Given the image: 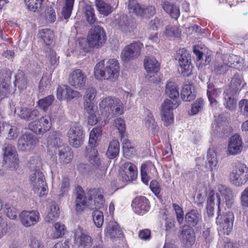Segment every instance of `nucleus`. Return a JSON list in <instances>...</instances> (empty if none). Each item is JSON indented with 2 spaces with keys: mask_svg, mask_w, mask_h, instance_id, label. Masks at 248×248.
I'll return each mask as SVG.
<instances>
[{
  "mask_svg": "<svg viewBox=\"0 0 248 248\" xmlns=\"http://www.w3.org/2000/svg\"><path fill=\"white\" fill-rule=\"evenodd\" d=\"M120 152V144L117 140H112L109 144L107 155L110 158H114L118 155Z\"/></svg>",
  "mask_w": 248,
  "mask_h": 248,
  "instance_id": "nucleus-36",
  "label": "nucleus"
},
{
  "mask_svg": "<svg viewBox=\"0 0 248 248\" xmlns=\"http://www.w3.org/2000/svg\"><path fill=\"white\" fill-rule=\"evenodd\" d=\"M59 57L57 56L55 51L50 49L47 55V62L50 64V67L55 69L59 63Z\"/></svg>",
  "mask_w": 248,
  "mask_h": 248,
  "instance_id": "nucleus-52",
  "label": "nucleus"
},
{
  "mask_svg": "<svg viewBox=\"0 0 248 248\" xmlns=\"http://www.w3.org/2000/svg\"><path fill=\"white\" fill-rule=\"evenodd\" d=\"M138 171L136 166L130 162L125 163L120 173V179L124 182H130L135 180L137 176Z\"/></svg>",
  "mask_w": 248,
  "mask_h": 248,
  "instance_id": "nucleus-15",
  "label": "nucleus"
},
{
  "mask_svg": "<svg viewBox=\"0 0 248 248\" xmlns=\"http://www.w3.org/2000/svg\"><path fill=\"white\" fill-rule=\"evenodd\" d=\"M217 191L224 198L227 205H231L232 203L233 195L230 188L225 185L219 184L217 186Z\"/></svg>",
  "mask_w": 248,
  "mask_h": 248,
  "instance_id": "nucleus-31",
  "label": "nucleus"
},
{
  "mask_svg": "<svg viewBox=\"0 0 248 248\" xmlns=\"http://www.w3.org/2000/svg\"><path fill=\"white\" fill-rule=\"evenodd\" d=\"M143 16L142 17H148L154 16L155 14V8L154 6L149 5L145 7L143 6Z\"/></svg>",
  "mask_w": 248,
  "mask_h": 248,
  "instance_id": "nucleus-64",
  "label": "nucleus"
},
{
  "mask_svg": "<svg viewBox=\"0 0 248 248\" xmlns=\"http://www.w3.org/2000/svg\"><path fill=\"white\" fill-rule=\"evenodd\" d=\"M238 107L240 113L245 117H248V100H240L238 103Z\"/></svg>",
  "mask_w": 248,
  "mask_h": 248,
  "instance_id": "nucleus-59",
  "label": "nucleus"
},
{
  "mask_svg": "<svg viewBox=\"0 0 248 248\" xmlns=\"http://www.w3.org/2000/svg\"><path fill=\"white\" fill-rule=\"evenodd\" d=\"M96 6L100 14L108 16L112 12V8L103 0H96Z\"/></svg>",
  "mask_w": 248,
  "mask_h": 248,
  "instance_id": "nucleus-43",
  "label": "nucleus"
},
{
  "mask_svg": "<svg viewBox=\"0 0 248 248\" xmlns=\"http://www.w3.org/2000/svg\"><path fill=\"white\" fill-rule=\"evenodd\" d=\"M185 221L191 227L199 225L202 221L201 214L197 209H192L187 212L185 216Z\"/></svg>",
  "mask_w": 248,
  "mask_h": 248,
  "instance_id": "nucleus-22",
  "label": "nucleus"
},
{
  "mask_svg": "<svg viewBox=\"0 0 248 248\" xmlns=\"http://www.w3.org/2000/svg\"><path fill=\"white\" fill-rule=\"evenodd\" d=\"M55 231L54 232L53 237L58 238L62 237L64 234L66 228L65 226L61 223L60 222H57L55 224L54 226Z\"/></svg>",
  "mask_w": 248,
  "mask_h": 248,
  "instance_id": "nucleus-54",
  "label": "nucleus"
},
{
  "mask_svg": "<svg viewBox=\"0 0 248 248\" xmlns=\"http://www.w3.org/2000/svg\"><path fill=\"white\" fill-rule=\"evenodd\" d=\"M1 209L6 214L7 217L11 219H16L17 217L18 211L11 203H6L1 205Z\"/></svg>",
  "mask_w": 248,
  "mask_h": 248,
  "instance_id": "nucleus-44",
  "label": "nucleus"
},
{
  "mask_svg": "<svg viewBox=\"0 0 248 248\" xmlns=\"http://www.w3.org/2000/svg\"><path fill=\"white\" fill-rule=\"evenodd\" d=\"M75 0H65V5L63 6L62 14L64 19H67L71 16L73 10Z\"/></svg>",
  "mask_w": 248,
  "mask_h": 248,
  "instance_id": "nucleus-49",
  "label": "nucleus"
},
{
  "mask_svg": "<svg viewBox=\"0 0 248 248\" xmlns=\"http://www.w3.org/2000/svg\"><path fill=\"white\" fill-rule=\"evenodd\" d=\"M114 23L115 26H117L118 29L124 34H127L131 32L134 29L133 22L129 20L127 16L122 15H117L114 16Z\"/></svg>",
  "mask_w": 248,
  "mask_h": 248,
  "instance_id": "nucleus-14",
  "label": "nucleus"
},
{
  "mask_svg": "<svg viewBox=\"0 0 248 248\" xmlns=\"http://www.w3.org/2000/svg\"><path fill=\"white\" fill-rule=\"evenodd\" d=\"M142 46V44L138 42L125 46L121 53L123 60L126 62L137 58L140 55Z\"/></svg>",
  "mask_w": 248,
  "mask_h": 248,
  "instance_id": "nucleus-12",
  "label": "nucleus"
},
{
  "mask_svg": "<svg viewBox=\"0 0 248 248\" xmlns=\"http://www.w3.org/2000/svg\"><path fill=\"white\" fill-rule=\"evenodd\" d=\"M59 207L54 202H52L49 203L47 214L45 217V220L50 222L53 220L58 218L59 217Z\"/></svg>",
  "mask_w": 248,
  "mask_h": 248,
  "instance_id": "nucleus-30",
  "label": "nucleus"
},
{
  "mask_svg": "<svg viewBox=\"0 0 248 248\" xmlns=\"http://www.w3.org/2000/svg\"><path fill=\"white\" fill-rule=\"evenodd\" d=\"M204 106V101L202 98L197 99L192 105L191 114L194 115L202 110Z\"/></svg>",
  "mask_w": 248,
  "mask_h": 248,
  "instance_id": "nucleus-55",
  "label": "nucleus"
},
{
  "mask_svg": "<svg viewBox=\"0 0 248 248\" xmlns=\"http://www.w3.org/2000/svg\"><path fill=\"white\" fill-rule=\"evenodd\" d=\"M43 1L44 0H33L31 7H28V8L33 12H40L43 9Z\"/></svg>",
  "mask_w": 248,
  "mask_h": 248,
  "instance_id": "nucleus-63",
  "label": "nucleus"
},
{
  "mask_svg": "<svg viewBox=\"0 0 248 248\" xmlns=\"http://www.w3.org/2000/svg\"><path fill=\"white\" fill-rule=\"evenodd\" d=\"M230 66L224 62H216L214 64L213 72L217 75H222L225 73Z\"/></svg>",
  "mask_w": 248,
  "mask_h": 248,
  "instance_id": "nucleus-48",
  "label": "nucleus"
},
{
  "mask_svg": "<svg viewBox=\"0 0 248 248\" xmlns=\"http://www.w3.org/2000/svg\"><path fill=\"white\" fill-rule=\"evenodd\" d=\"M99 106L108 116L122 114L124 108L123 103L119 98L110 96L104 98L100 103Z\"/></svg>",
  "mask_w": 248,
  "mask_h": 248,
  "instance_id": "nucleus-5",
  "label": "nucleus"
},
{
  "mask_svg": "<svg viewBox=\"0 0 248 248\" xmlns=\"http://www.w3.org/2000/svg\"><path fill=\"white\" fill-rule=\"evenodd\" d=\"M106 34L104 29L99 26H93L89 31L87 38L78 37V51L84 55L89 51V47H98L102 46L106 41Z\"/></svg>",
  "mask_w": 248,
  "mask_h": 248,
  "instance_id": "nucleus-2",
  "label": "nucleus"
},
{
  "mask_svg": "<svg viewBox=\"0 0 248 248\" xmlns=\"http://www.w3.org/2000/svg\"><path fill=\"white\" fill-rule=\"evenodd\" d=\"M37 141V140L34 135L25 134L19 138L17 148L19 151L23 152L30 151L35 148Z\"/></svg>",
  "mask_w": 248,
  "mask_h": 248,
  "instance_id": "nucleus-13",
  "label": "nucleus"
},
{
  "mask_svg": "<svg viewBox=\"0 0 248 248\" xmlns=\"http://www.w3.org/2000/svg\"><path fill=\"white\" fill-rule=\"evenodd\" d=\"M165 93L171 99L178 98L179 92L176 83L172 81L168 82L166 85Z\"/></svg>",
  "mask_w": 248,
  "mask_h": 248,
  "instance_id": "nucleus-32",
  "label": "nucleus"
},
{
  "mask_svg": "<svg viewBox=\"0 0 248 248\" xmlns=\"http://www.w3.org/2000/svg\"><path fill=\"white\" fill-rule=\"evenodd\" d=\"M237 93L226 90L223 93L224 105L227 108L230 110L233 109L236 106V100L235 96Z\"/></svg>",
  "mask_w": 248,
  "mask_h": 248,
  "instance_id": "nucleus-29",
  "label": "nucleus"
},
{
  "mask_svg": "<svg viewBox=\"0 0 248 248\" xmlns=\"http://www.w3.org/2000/svg\"><path fill=\"white\" fill-rule=\"evenodd\" d=\"M180 237L186 247H191L196 239L193 229L189 226L184 225L181 229Z\"/></svg>",
  "mask_w": 248,
  "mask_h": 248,
  "instance_id": "nucleus-19",
  "label": "nucleus"
},
{
  "mask_svg": "<svg viewBox=\"0 0 248 248\" xmlns=\"http://www.w3.org/2000/svg\"><path fill=\"white\" fill-rule=\"evenodd\" d=\"M232 183L240 186L245 184L248 180V168L242 163H238L230 174Z\"/></svg>",
  "mask_w": 248,
  "mask_h": 248,
  "instance_id": "nucleus-9",
  "label": "nucleus"
},
{
  "mask_svg": "<svg viewBox=\"0 0 248 248\" xmlns=\"http://www.w3.org/2000/svg\"><path fill=\"white\" fill-rule=\"evenodd\" d=\"M47 145L52 155L58 154L59 159L64 163H68L73 158L70 149L63 143L59 136L53 132L49 133L47 139Z\"/></svg>",
  "mask_w": 248,
  "mask_h": 248,
  "instance_id": "nucleus-3",
  "label": "nucleus"
},
{
  "mask_svg": "<svg viewBox=\"0 0 248 248\" xmlns=\"http://www.w3.org/2000/svg\"><path fill=\"white\" fill-rule=\"evenodd\" d=\"M11 71L7 68L3 69L0 72V85L9 89L11 83Z\"/></svg>",
  "mask_w": 248,
  "mask_h": 248,
  "instance_id": "nucleus-38",
  "label": "nucleus"
},
{
  "mask_svg": "<svg viewBox=\"0 0 248 248\" xmlns=\"http://www.w3.org/2000/svg\"><path fill=\"white\" fill-rule=\"evenodd\" d=\"M161 6L163 10L170 16L175 19L180 16L179 7L173 3L166 0L162 1Z\"/></svg>",
  "mask_w": 248,
  "mask_h": 248,
  "instance_id": "nucleus-26",
  "label": "nucleus"
},
{
  "mask_svg": "<svg viewBox=\"0 0 248 248\" xmlns=\"http://www.w3.org/2000/svg\"><path fill=\"white\" fill-rule=\"evenodd\" d=\"M3 163L11 170L16 169L19 166V160L16 154V149L12 145H6L3 148Z\"/></svg>",
  "mask_w": 248,
  "mask_h": 248,
  "instance_id": "nucleus-10",
  "label": "nucleus"
},
{
  "mask_svg": "<svg viewBox=\"0 0 248 248\" xmlns=\"http://www.w3.org/2000/svg\"><path fill=\"white\" fill-rule=\"evenodd\" d=\"M106 235L110 238L119 237L122 234L117 222L114 221H109L105 231Z\"/></svg>",
  "mask_w": 248,
  "mask_h": 248,
  "instance_id": "nucleus-25",
  "label": "nucleus"
},
{
  "mask_svg": "<svg viewBox=\"0 0 248 248\" xmlns=\"http://www.w3.org/2000/svg\"><path fill=\"white\" fill-rule=\"evenodd\" d=\"M144 67L147 72L155 73L159 70V64L153 56L144 59Z\"/></svg>",
  "mask_w": 248,
  "mask_h": 248,
  "instance_id": "nucleus-28",
  "label": "nucleus"
},
{
  "mask_svg": "<svg viewBox=\"0 0 248 248\" xmlns=\"http://www.w3.org/2000/svg\"><path fill=\"white\" fill-rule=\"evenodd\" d=\"M30 183L34 193L39 196H44L47 193V186L45 181L43 173L39 170H36L30 177Z\"/></svg>",
  "mask_w": 248,
  "mask_h": 248,
  "instance_id": "nucleus-7",
  "label": "nucleus"
},
{
  "mask_svg": "<svg viewBox=\"0 0 248 248\" xmlns=\"http://www.w3.org/2000/svg\"><path fill=\"white\" fill-rule=\"evenodd\" d=\"M15 85L19 90L25 89L27 87V82L22 72H19L15 76Z\"/></svg>",
  "mask_w": 248,
  "mask_h": 248,
  "instance_id": "nucleus-47",
  "label": "nucleus"
},
{
  "mask_svg": "<svg viewBox=\"0 0 248 248\" xmlns=\"http://www.w3.org/2000/svg\"><path fill=\"white\" fill-rule=\"evenodd\" d=\"M101 135V130L99 127L93 128L90 133L89 143L91 146L86 149V156L88 157L90 163L94 165L99 166L100 164V158L97 155V150L93 148L97 141L100 140Z\"/></svg>",
  "mask_w": 248,
  "mask_h": 248,
  "instance_id": "nucleus-6",
  "label": "nucleus"
},
{
  "mask_svg": "<svg viewBox=\"0 0 248 248\" xmlns=\"http://www.w3.org/2000/svg\"><path fill=\"white\" fill-rule=\"evenodd\" d=\"M104 61L97 63L94 67V74L98 79H107L115 81L119 75V63L115 59H110L107 62L106 67L104 68Z\"/></svg>",
  "mask_w": 248,
  "mask_h": 248,
  "instance_id": "nucleus-4",
  "label": "nucleus"
},
{
  "mask_svg": "<svg viewBox=\"0 0 248 248\" xmlns=\"http://www.w3.org/2000/svg\"><path fill=\"white\" fill-rule=\"evenodd\" d=\"M145 125L146 127L153 134H155L158 132V127L155 121L152 114L148 113L145 120Z\"/></svg>",
  "mask_w": 248,
  "mask_h": 248,
  "instance_id": "nucleus-41",
  "label": "nucleus"
},
{
  "mask_svg": "<svg viewBox=\"0 0 248 248\" xmlns=\"http://www.w3.org/2000/svg\"><path fill=\"white\" fill-rule=\"evenodd\" d=\"M96 95V90L92 87H88L85 91L83 96L84 100V107H93L92 101H93Z\"/></svg>",
  "mask_w": 248,
  "mask_h": 248,
  "instance_id": "nucleus-34",
  "label": "nucleus"
},
{
  "mask_svg": "<svg viewBox=\"0 0 248 248\" xmlns=\"http://www.w3.org/2000/svg\"><path fill=\"white\" fill-rule=\"evenodd\" d=\"M172 207L175 212L178 222L179 224H182L183 223L184 218V214L182 208L176 203H173Z\"/></svg>",
  "mask_w": 248,
  "mask_h": 248,
  "instance_id": "nucleus-57",
  "label": "nucleus"
},
{
  "mask_svg": "<svg viewBox=\"0 0 248 248\" xmlns=\"http://www.w3.org/2000/svg\"><path fill=\"white\" fill-rule=\"evenodd\" d=\"M177 59L178 60L180 71L184 76H189L192 71L191 55L185 48L180 49L177 52Z\"/></svg>",
  "mask_w": 248,
  "mask_h": 248,
  "instance_id": "nucleus-8",
  "label": "nucleus"
},
{
  "mask_svg": "<svg viewBox=\"0 0 248 248\" xmlns=\"http://www.w3.org/2000/svg\"><path fill=\"white\" fill-rule=\"evenodd\" d=\"M38 35L47 46L50 45L53 42L54 33L49 29L41 30L40 31Z\"/></svg>",
  "mask_w": 248,
  "mask_h": 248,
  "instance_id": "nucleus-37",
  "label": "nucleus"
},
{
  "mask_svg": "<svg viewBox=\"0 0 248 248\" xmlns=\"http://www.w3.org/2000/svg\"><path fill=\"white\" fill-rule=\"evenodd\" d=\"M93 107H85L84 108L88 114V122L90 125H95L97 122V117L95 114Z\"/></svg>",
  "mask_w": 248,
  "mask_h": 248,
  "instance_id": "nucleus-53",
  "label": "nucleus"
},
{
  "mask_svg": "<svg viewBox=\"0 0 248 248\" xmlns=\"http://www.w3.org/2000/svg\"><path fill=\"white\" fill-rule=\"evenodd\" d=\"M194 87L192 85H186L181 91V98L184 101H190L195 99L196 95L194 93Z\"/></svg>",
  "mask_w": 248,
  "mask_h": 248,
  "instance_id": "nucleus-33",
  "label": "nucleus"
},
{
  "mask_svg": "<svg viewBox=\"0 0 248 248\" xmlns=\"http://www.w3.org/2000/svg\"><path fill=\"white\" fill-rule=\"evenodd\" d=\"M77 132L78 124L75 123L69 129L67 135L70 144L75 148L78 147Z\"/></svg>",
  "mask_w": 248,
  "mask_h": 248,
  "instance_id": "nucleus-40",
  "label": "nucleus"
},
{
  "mask_svg": "<svg viewBox=\"0 0 248 248\" xmlns=\"http://www.w3.org/2000/svg\"><path fill=\"white\" fill-rule=\"evenodd\" d=\"M131 205L134 212L140 215L148 212L150 207L149 201L145 197H136L133 201Z\"/></svg>",
  "mask_w": 248,
  "mask_h": 248,
  "instance_id": "nucleus-20",
  "label": "nucleus"
},
{
  "mask_svg": "<svg viewBox=\"0 0 248 248\" xmlns=\"http://www.w3.org/2000/svg\"><path fill=\"white\" fill-rule=\"evenodd\" d=\"M92 217L94 225L97 228L102 227L104 222L103 212L98 210H94L92 213Z\"/></svg>",
  "mask_w": 248,
  "mask_h": 248,
  "instance_id": "nucleus-51",
  "label": "nucleus"
},
{
  "mask_svg": "<svg viewBox=\"0 0 248 248\" xmlns=\"http://www.w3.org/2000/svg\"><path fill=\"white\" fill-rule=\"evenodd\" d=\"M234 220V216L232 212L228 211L223 216L222 221L220 222V225L223 230L227 233L232 229L233 222Z\"/></svg>",
  "mask_w": 248,
  "mask_h": 248,
  "instance_id": "nucleus-27",
  "label": "nucleus"
},
{
  "mask_svg": "<svg viewBox=\"0 0 248 248\" xmlns=\"http://www.w3.org/2000/svg\"><path fill=\"white\" fill-rule=\"evenodd\" d=\"M54 99L53 95H48L43 99H40L38 101V106L44 111H46L48 108L52 104Z\"/></svg>",
  "mask_w": 248,
  "mask_h": 248,
  "instance_id": "nucleus-50",
  "label": "nucleus"
},
{
  "mask_svg": "<svg viewBox=\"0 0 248 248\" xmlns=\"http://www.w3.org/2000/svg\"><path fill=\"white\" fill-rule=\"evenodd\" d=\"M84 13L88 23L92 25L95 23L97 19L95 16L94 11L92 5L86 4L83 8Z\"/></svg>",
  "mask_w": 248,
  "mask_h": 248,
  "instance_id": "nucleus-42",
  "label": "nucleus"
},
{
  "mask_svg": "<svg viewBox=\"0 0 248 248\" xmlns=\"http://www.w3.org/2000/svg\"><path fill=\"white\" fill-rule=\"evenodd\" d=\"M179 105V102L174 100L173 102L169 99H166L162 105V120L166 126L170 124L173 121L172 109Z\"/></svg>",
  "mask_w": 248,
  "mask_h": 248,
  "instance_id": "nucleus-11",
  "label": "nucleus"
},
{
  "mask_svg": "<svg viewBox=\"0 0 248 248\" xmlns=\"http://www.w3.org/2000/svg\"><path fill=\"white\" fill-rule=\"evenodd\" d=\"M143 6L139 3L136 0H129L128 4V9L130 13H134L136 15L142 16H143Z\"/></svg>",
  "mask_w": 248,
  "mask_h": 248,
  "instance_id": "nucleus-39",
  "label": "nucleus"
},
{
  "mask_svg": "<svg viewBox=\"0 0 248 248\" xmlns=\"http://www.w3.org/2000/svg\"><path fill=\"white\" fill-rule=\"evenodd\" d=\"M19 217L24 226L29 227L38 222L40 216L38 212L36 210L23 211L19 214Z\"/></svg>",
  "mask_w": 248,
  "mask_h": 248,
  "instance_id": "nucleus-17",
  "label": "nucleus"
},
{
  "mask_svg": "<svg viewBox=\"0 0 248 248\" xmlns=\"http://www.w3.org/2000/svg\"><path fill=\"white\" fill-rule=\"evenodd\" d=\"M165 34L169 37H178L180 31L177 27L171 25L166 27Z\"/></svg>",
  "mask_w": 248,
  "mask_h": 248,
  "instance_id": "nucleus-58",
  "label": "nucleus"
},
{
  "mask_svg": "<svg viewBox=\"0 0 248 248\" xmlns=\"http://www.w3.org/2000/svg\"><path fill=\"white\" fill-rule=\"evenodd\" d=\"M77 92L66 85L60 86L57 89V97L59 100H70L74 98Z\"/></svg>",
  "mask_w": 248,
  "mask_h": 248,
  "instance_id": "nucleus-23",
  "label": "nucleus"
},
{
  "mask_svg": "<svg viewBox=\"0 0 248 248\" xmlns=\"http://www.w3.org/2000/svg\"><path fill=\"white\" fill-rule=\"evenodd\" d=\"M207 160L209 164L210 170L214 174V171L217 169V155L213 148H209L207 152Z\"/></svg>",
  "mask_w": 248,
  "mask_h": 248,
  "instance_id": "nucleus-35",
  "label": "nucleus"
},
{
  "mask_svg": "<svg viewBox=\"0 0 248 248\" xmlns=\"http://www.w3.org/2000/svg\"><path fill=\"white\" fill-rule=\"evenodd\" d=\"M70 182L67 178H63L60 186V196L62 197L67 193L69 188Z\"/></svg>",
  "mask_w": 248,
  "mask_h": 248,
  "instance_id": "nucleus-61",
  "label": "nucleus"
},
{
  "mask_svg": "<svg viewBox=\"0 0 248 248\" xmlns=\"http://www.w3.org/2000/svg\"><path fill=\"white\" fill-rule=\"evenodd\" d=\"M221 93L220 89H215L213 84H208L207 94L208 99L211 104L216 102L215 98L218 97Z\"/></svg>",
  "mask_w": 248,
  "mask_h": 248,
  "instance_id": "nucleus-45",
  "label": "nucleus"
},
{
  "mask_svg": "<svg viewBox=\"0 0 248 248\" xmlns=\"http://www.w3.org/2000/svg\"><path fill=\"white\" fill-rule=\"evenodd\" d=\"M15 112L20 118L26 121H33L39 115L37 109L27 107H17L15 108Z\"/></svg>",
  "mask_w": 248,
  "mask_h": 248,
  "instance_id": "nucleus-18",
  "label": "nucleus"
},
{
  "mask_svg": "<svg viewBox=\"0 0 248 248\" xmlns=\"http://www.w3.org/2000/svg\"><path fill=\"white\" fill-rule=\"evenodd\" d=\"M114 124L122 138L125 131V124L124 119L118 118L114 120Z\"/></svg>",
  "mask_w": 248,
  "mask_h": 248,
  "instance_id": "nucleus-56",
  "label": "nucleus"
},
{
  "mask_svg": "<svg viewBox=\"0 0 248 248\" xmlns=\"http://www.w3.org/2000/svg\"><path fill=\"white\" fill-rule=\"evenodd\" d=\"M245 84L243 78L239 74H235L232 78L230 85L226 90L232 92L233 93H238Z\"/></svg>",
  "mask_w": 248,
  "mask_h": 248,
  "instance_id": "nucleus-24",
  "label": "nucleus"
},
{
  "mask_svg": "<svg viewBox=\"0 0 248 248\" xmlns=\"http://www.w3.org/2000/svg\"><path fill=\"white\" fill-rule=\"evenodd\" d=\"M242 141L239 135L232 136L228 141L226 154L235 155L240 154L243 149Z\"/></svg>",
  "mask_w": 248,
  "mask_h": 248,
  "instance_id": "nucleus-16",
  "label": "nucleus"
},
{
  "mask_svg": "<svg viewBox=\"0 0 248 248\" xmlns=\"http://www.w3.org/2000/svg\"><path fill=\"white\" fill-rule=\"evenodd\" d=\"M41 121H37L31 123L29 124V128L31 130L37 134H42V128L40 126Z\"/></svg>",
  "mask_w": 248,
  "mask_h": 248,
  "instance_id": "nucleus-62",
  "label": "nucleus"
},
{
  "mask_svg": "<svg viewBox=\"0 0 248 248\" xmlns=\"http://www.w3.org/2000/svg\"><path fill=\"white\" fill-rule=\"evenodd\" d=\"M88 198L82 187L78 186V213L86 209L98 210L104 206L105 200L99 189H90L88 192Z\"/></svg>",
  "mask_w": 248,
  "mask_h": 248,
  "instance_id": "nucleus-1",
  "label": "nucleus"
},
{
  "mask_svg": "<svg viewBox=\"0 0 248 248\" xmlns=\"http://www.w3.org/2000/svg\"><path fill=\"white\" fill-rule=\"evenodd\" d=\"M5 131H8V138L9 140H14L18 137L19 130L16 126L14 125H10Z\"/></svg>",
  "mask_w": 248,
  "mask_h": 248,
  "instance_id": "nucleus-60",
  "label": "nucleus"
},
{
  "mask_svg": "<svg viewBox=\"0 0 248 248\" xmlns=\"http://www.w3.org/2000/svg\"><path fill=\"white\" fill-rule=\"evenodd\" d=\"M220 198L218 193L215 194L214 192L212 191L209 194V197L207 199L206 209L208 216L211 217L214 215V205L216 204L218 206L217 217V222L220 213Z\"/></svg>",
  "mask_w": 248,
  "mask_h": 248,
  "instance_id": "nucleus-21",
  "label": "nucleus"
},
{
  "mask_svg": "<svg viewBox=\"0 0 248 248\" xmlns=\"http://www.w3.org/2000/svg\"><path fill=\"white\" fill-rule=\"evenodd\" d=\"M93 244V240L91 236L87 234L81 233L78 237V248H90Z\"/></svg>",
  "mask_w": 248,
  "mask_h": 248,
  "instance_id": "nucleus-46",
  "label": "nucleus"
}]
</instances>
